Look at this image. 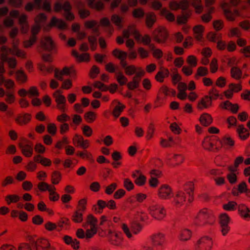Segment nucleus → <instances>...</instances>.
<instances>
[{
  "mask_svg": "<svg viewBox=\"0 0 250 250\" xmlns=\"http://www.w3.org/2000/svg\"><path fill=\"white\" fill-rule=\"evenodd\" d=\"M184 190H179L175 192L173 197V204L177 208L183 206L186 202L187 196L188 195V200L190 203L193 200L194 186L192 182L186 183L184 185Z\"/></svg>",
  "mask_w": 250,
  "mask_h": 250,
  "instance_id": "1",
  "label": "nucleus"
},
{
  "mask_svg": "<svg viewBox=\"0 0 250 250\" xmlns=\"http://www.w3.org/2000/svg\"><path fill=\"white\" fill-rule=\"evenodd\" d=\"M214 221V216L212 211L207 208L201 209L195 218V223L199 226L212 224Z\"/></svg>",
  "mask_w": 250,
  "mask_h": 250,
  "instance_id": "2",
  "label": "nucleus"
},
{
  "mask_svg": "<svg viewBox=\"0 0 250 250\" xmlns=\"http://www.w3.org/2000/svg\"><path fill=\"white\" fill-rule=\"evenodd\" d=\"M120 228L126 237L129 240L134 239V235H137L142 230V226L138 223L131 224L130 227H128L125 223H122Z\"/></svg>",
  "mask_w": 250,
  "mask_h": 250,
  "instance_id": "3",
  "label": "nucleus"
},
{
  "mask_svg": "<svg viewBox=\"0 0 250 250\" xmlns=\"http://www.w3.org/2000/svg\"><path fill=\"white\" fill-rule=\"evenodd\" d=\"M148 211L154 219L159 221L163 220L167 214L165 208L162 205L157 203H153L150 205Z\"/></svg>",
  "mask_w": 250,
  "mask_h": 250,
  "instance_id": "4",
  "label": "nucleus"
},
{
  "mask_svg": "<svg viewBox=\"0 0 250 250\" xmlns=\"http://www.w3.org/2000/svg\"><path fill=\"white\" fill-rule=\"evenodd\" d=\"M213 245L212 238L208 236H204L196 242L194 250H212Z\"/></svg>",
  "mask_w": 250,
  "mask_h": 250,
  "instance_id": "5",
  "label": "nucleus"
},
{
  "mask_svg": "<svg viewBox=\"0 0 250 250\" xmlns=\"http://www.w3.org/2000/svg\"><path fill=\"white\" fill-rule=\"evenodd\" d=\"M108 242L115 246H120L123 241L121 232L108 229L106 235Z\"/></svg>",
  "mask_w": 250,
  "mask_h": 250,
  "instance_id": "6",
  "label": "nucleus"
},
{
  "mask_svg": "<svg viewBox=\"0 0 250 250\" xmlns=\"http://www.w3.org/2000/svg\"><path fill=\"white\" fill-rule=\"evenodd\" d=\"M230 218L226 213H223L220 215L219 224L220 231L223 236L227 235L230 231V228L229 225Z\"/></svg>",
  "mask_w": 250,
  "mask_h": 250,
  "instance_id": "7",
  "label": "nucleus"
},
{
  "mask_svg": "<svg viewBox=\"0 0 250 250\" xmlns=\"http://www.w3.org/2000/svg\"><path fill=\"white\" fill-rule=\"evenodd\" d=\"M32 245L36 250H56L54 247L50 245L48 240L45 238H39L33 241Z\"/></svg>",
  "mask_w": 250,
  "mask_h": 250,
  "instance_id": "8",
  "label": "nucleus"
},
{
  "mask_svg": "<svg viewBox=\"0 0 250 250\" xmlns=\"http://www.w3.org/2000/svg\"><path fill=\"white\" fill-rule=\"evenodd\" d=\"M154 40L157 42L162 43L166 41L168 33L165 27H159L156 29L153 33Z\"/></svg>",
  "mask_w": 250,
  "mask_h": 250,
  "instance_id": "9",
  "label": "nucleus"
},
{
  "mask_svg": "<svg viewBox=\"0 0 250 250\" xmlns=\"http://www.w3.org/2000/svg\"><path fill=\"white\" fill-rule=\"evenodd\" d=\"M152 244L156 247H162L166 242V235L162 232H157L150 237Z\"/></svg>",
  "mask_w": 250,
  "mask_h": 250,
  "instance_id": "10",
  "label": "nucleus"
},
{
  "mask_svg": "<svg viewBox=\"0 0 250 250\" xmlns=\"http://www.w3.org/2000/svg\"><path fill=\"white\" fill-rule=\"evenodd\" d=\"M158 197L162 200L170 199L173 195L172 190L171 187L166 184L160 186L158 190Z\"/></svg>",
  "mask_w": 250,
  "mask_h": 250,
  "instance_id": "11",
  "label": "nucleus"
},
{
  "mask_svg": "<svg viewBox=\"0 0 250 250\" xmlns=\"http://www.w3.org/2000/svg\"><path fill=\"white\" fill-rule=\"evenodd\" d=\"M8 48L5 46L1 47V59L3 62L8 63V66L10 68H14L17 65V61L14 58H8L7 55L9 54Z\"/></svg>",
  "mask_w": 250,
  "mask_h": 250,
  "instance_id": "12",
  "label": "nucleus"
},
{
  "mask_svg": "<svg viewBox=\"0 0 250 250\" xmlns=\"http://www.w3.org/2000/svg\"><path fill=\"white\" fill-rule=\"evenodd\" d=\"M145 72L144 70H141L132 78L131 81L127 83V88L131 90L137 88L140 86L142 78L145 75Z\"/></svg>",
  "mask_w": 250,
  "mask_h": 250,
  "instance_id": "13",
  "label": "nucleus"
},
{
  "mask_svg": "<svg viewBox=\"0 0 250 250\" xmlns=\"http://www.w3.org/2000/svg\"><path fill=\"white\" fill-rule=\"evenodd\" d=\"M184 156L181 154H171L167 156V163L171 167L178 166L183 163Z\"/></svg>",
  "mask_w": 250,
  "mask_h": 250,
  "instance_id": "14",
  "label": "nucleus"
},
{
  "mask_svg": "<svg viewBox=\"0 0 250 250\" xmlns=\"http://www.w3.org/2000/svg\"><path fill=\"white\" fill-rule=\"evenodd\" d=\"M73 144L77 146H79L83 149L88 148L90 146L88 140L84 139L83 137L78 134H75L73 138Z\"/></svg>",
  "mask_w": 250,
  "mask_h": 250,
  "instance_id": "15",
  "label": "nucleus"
},
{
  "mask_svg": "<svg viewBox=\"0 0 250 250\" xmlns=\"http://www.w3.org/2000/svg\"><path fill=\"white\" fill-rule=\"evenodd\" d=\"M75 74V70L73 67H64L62 70L56 69L55 70V77L57 79L62 81L63 76H68L72 74Z\"/></svg>",
  "mask_w": 250,
  "mask_h": 250,
  "instance_id": "16",
  "label": "nucleus"
},
{
  "mask_svg": "<svg viewBox=\"0 0 250 250\" xmlns=\"http://www.w3.org/2000/svg\"><path fill=\"white\" fill-rule=\"evenodd\" d=\"M228 6L229 4L227 3H225L222 5L225 15L228 20L229 21H233L236 17L239 16V12L237 9L234 10L232 12L228 8Z\"/></svg>",
  "mask_w": 250,
  "mask_h": 250,
  "instance_id": "17",
  "label": "nucleus"
},
{
  "mask_svg": "<svg viewBox=\"0 0 250 250\" xmlns=\"http://www.w3.org/2000/svg\"><path fill=\"white\" fill-rule=\"evenodd\" d=\"M219 107L223 109L230 111L233 114L237 113L239 109V106L237 104H232L229 101L221 103Z\"/></svg>",
  "mask_w": 250,
  "mask_h": 250,
  "instance_id": "18",
  "label": "nucleus"
},
{
  "mask_svg": "<svg viewBox=\"0 0 250 250\" xmlns=\"http://www.w3.org/2000/svg\"><path fill=\"white\" fill-rule=\"evenodd\" d=\"M31 120V115L24 113L19 114L15 118L16 123L19 125H24L28 124Z\"/></svg>",
  "mask_w": 250,
  "mask_h": 250,
  "instance_id": "19",
  "label": "nucleus"
},
{
  "mask_svg": "<svg viewBox=\"0 0 250 250\" xmlns=\"http://www.w3.org/2000/svg\"><path fill=\"white\" fill-rule=\"evenodd\" d=\"M41 47L44 50L50 51L55 48V44L50 37H45L41 40Z\"/></svg>",
  "mask_w": 250,
  "mask_h": 250,
  "instance_id": "20",
  "label": "nucleus"
},
{
  "mask_svg": "<svg viewBox=\"0 0 250 250\" xmlns=\"http://www.w3.org/2000/svg\"><path fill=\"white\" fill-rule=\"evenodd\" d=\"M22 153L26 157H30L33 153V145L28 142L26 144H20Z\"/></svg>",
  "mask_w": 250,
  "mask_h": 250,
  "instance_id": "21",
  "label": "nucleus"
},
{
  "mask_svg": "<svg viewBox=\"0 0 250 250\" xmlns=\"http://www.w3.org/2000/svg\"><path fill=\"white\" fill-rule=\"evenodd\" d=\"M238 214L244 220H250V209L244 204H240L238 207Z\"/></svg>",
  "mask_w": 250,
  "mask_h": 250,
  "instance_id": "22",
  "label": "nucleus"
},
{
  "mask_svg": "<svg viewBox=\"0 0 250 250\" xmlns=\"http://www.w3.org/2000/svg\"><path fill=\"white\" fill-rule=\"evenodd\" d=\"M212 105V100L208 96H205L198 102L197 108L202 110L210 107Z\"/></svg>",
  "mask_w": 250,
  "mask_h": 250,
  "instance_id": "23",
  "label": "nucleus"
},
{
  "mask_svg": "<svg viewBox=\"0 0 250 250\" xmlns=\"http://www.w3.org/2000/svg\"><path fill=\"white\" fill-rule=\"evenodd\" d=\"M215 142L214 137H206L202 142V146L206 150L214 151V145Z\"/></svg>",
  "mask_w": 250,
  "mask_h": 250,
  "instance_id": "24",
  "label": "nucleus"
},
{
  "mask_svg": "<svg viewBox=\"0 0 250 250\" xmlns=\"http://www.w3.org/2000/svg\"><path fill=\"white\" fill-rule=\"evenodd\" d=\"M192 232L190 230L184 229H181L179 233L178 238L182 242L187 241L191 238Z\"/></svg>",
  "mask_w": 250,
  "mask_h": 250,
  "instance_id": "25",
  "label": "nucleus"
},
{
  "mask_svg": "<svg viewBox=\"0 0 250 250\" xmlns=\"http://www.w3.org/2000/svg\"><path fill=\"white\" fill-rule=\"evenodd\" d=\"M236 131L242 140H246L250 136L249 130L243 125H238Z\"/></svg>",
  "mask_w": 250,
  "mask_h": 250,
  "instance_id": "26",
  "label": "nucleus"
},
{
  "mask_svg": "<svg viewBox=\"0 0 250 250\" xmlns=\"http://www.w3.org/2000/svg\"><path fill=\"white\" fill-rule=\"evenodd\" d=\"M49 25L50 26H56L60 29H65L67 27V25L63 21L57 19L55 17L52 18Z\"/></svg>",
  "mask_w": 250,
  "mask_h": 250,
  "instance_id": "27",
  "label": "nucleus"
},
{
  "mask_svg": "<svg viewBox=\"0 0 250 250\" xmlns=\"http://www.w3.org/2000/svg\"><path fill=\"white\" fill-rule=\"evenodd\" d=\"M76 155L83 159L87 160L91 163H93L94 162V159L92 153L86 150H84L83 151H78Z\"/></svg>",
  "mask_w": 250,
  "mask_h": 250,
  "instance_id": "28",
  "label": "nucleus"
},
{
  "mask_svg": "<svg viewBox=\"0 0 250 250\" xmlns=\"http://www.w3.org/2000/svg\"><path fill=\"white\" fill-rule=\"evenodd\" d=\"M199 121L202 125L208 126L212 123V118L210 114L204 113L200 116Z\"/></svg>",
  "mask_w": 250,
  "mask_h": 250,
  "instance_id": "29",
  "label": "nucleus"
},
{
  "mask_svg": "<svg viewBox=\"0 0 250 250\" xmlns=\"http://www.w3.org/2000/svg\"><path fill=\"white\" fill-rule=\"evenodd\" d=\"M169 75V71L167 68H161L155 76V79L157 81L162 83L164 81V79L168 77Z\"/></svg>",
  "mask_w": 250,
  "mask_h": 250,
  "instance_id": "30",
  "label": "nucleus"
},
{
  "mask_svg": "<svg viewBox=\"0 0 250 250\" xmlns=\"http://www.w3.org/2000/svg\"><path fill=\"white\" fill-rule=\"evenodd\" d=\"M16 79L20 83H24L27 81V76L23 70H17L16 73Z\"/></svg>",
  "mask_w": 250,
  "mask_h": 250,
  "instance_id": "31",
  "label": "nucleus"
},
{
  "mask_svg": "<svg viewBox=\"0 0 250 250\" xmlns=\"http://www.w3.org/2000/svg\"><path fill=\"white\" fill-rule=\"evenodd\" d=\"M193 30L195 38L198 41H201L203 38L204 27L201 25H198L193 27Z\"/></svg>",
  "mask_w": 250,
  "mask_h": 250,
  "instance_id": "32",
  "label": "nucleus"
},
{
  "mask_svg": "<svg viewBox=\"0 0 250 250\" xmlns=\"http://www.w3.org/2000/svg\"><path fill=\"white\" fill-rule=\"evenodd\" d=\"M230 73L231 77L236 80H239L242 78V71L238 67H232Z\"/></svg>",
  "mask_w": 250,
  "mask_h": 250,
  "instance_id": "33",
  "label": "nucleus"
},
{
  "mask_svg": "<svg viewBox=\"0 0 250 250\" xmlns=\"http://www.w3.org/2000/svg\"><path fill=\"white\" fill-rule=\"evenodd\" d=\"M140 69L143 70L141 67H137L134 65H130L125 68V72L127 76H131L133 74L135 75L140 71Z\"/></svg>",
  "mask_w": 250,
  "mask_h": 250,
  "instance_id": "34",
  "label": "nucleus"
},
{
  "mask_svg": "<svg viewBox=\"0 0 250 250\" xmlns=\"http://www.w3.org/2000/svg\"><path fill=\"white\" fill-rule=\"evenodd\" d=\"M84 212L77 209L72 215V220L76 223H81L83 220V214Z\"/></svg>",
  "mask_w": 250,
  "mask_h": 250,
  "instance_id": "35",
  "label": "nucleus"
},
{
  "mask_svg": "<svg viewBox=\"0 0 250 250\" xmlns=\"http://www.w3.org/2000/svg\"><path fill=\"white\" fill-rule=\"evenodd\" d=\"M223 147L229 148L234 145V141L229 136L226 135L222 138Z\"/></svg>",
  "mask_w": 250,
  "mask_h": 250,
  "instance_id": "36",
  "label": "nucleus"
},
{
  "mask_svg": "<svg viewBox=\"0 0 250 250\" xmlns=\"http://www.w3.org/2000/svg\"><path fill=\"white\" fill-rule=\"evenodd\" d=\"M53 97L55 99L57 104H61L66 103V98L63 95L60 94L59 90L55 91L53 93Z\"/></svg>",
  "mask_w": 250,
  "mask_h": 250,
  "instance_id": "37",
  "label": "nucleus"
},
{
  "mask_svg": "<svg viewBox=\"0 0 250 250\" xmlns=\"http://www.w3.org/2000/svg\"><path fill=\"white\" fill-rule=\"evenodd\" d=\"M97 117V113L91 111L85 113L84 115V119L88 123H93L96 120Z\"/></svg>",
  "mask_w": 250,
  "mask_h": 250,
  "instance_id": "38",
  "label": "nucleus"
},
{
  "mask_svg": "<svg viewBox=\"0 0 250 250\" xmlns=\"http://www.w3.org/2000/svg\"><path fill=\"white\" fill-rule=\"evenodd\" d=\"M21 198L17 194H9L5 197V201L8 205L18 202Z\"/></svg>",
  "mask_w": 250,
  "mask_h": 250,
  "instance_id": "39",
  "label": "nucleus"
},
{
  "mask_svg": "<svg viewBox=\"0 0 250 250\" xmlns=\"http://www.w3.org/2000/svg\"><path fill=\"white\" fill-rule=\"evenodd\" d=\"M116 78L117 81L120 85H124L127 82V78L121 72H117L115 73Z\"/></svg>",
  "mask_w": 250,
  "mask_h": 250,
  "instance_id": "40",
  "label": "nucleus"
},
{
  "mask_svg": "<svg viewBox=\"0 0 250 250\" xmlns=\"http://www.w3.org/2000/svg\"><path fill=\"white\" fill-rule=\"evenodd\" d=\"M62 179V174L58 171H54L51 176V183L53 185L58 184Z\"/></svg>",
  "mask_w": 250,
  "mask_h": 250,
  "instance_id": "41",
  "label": "nucleus"
},
{
  "mask_svg": "<svg viewBox=\"0 0 250 250\" xmlns=\"http://www.w3.org/2000/svg\"><path fill=\"white\" fill-rule=\"evenodd\" d=\"M56 188L53 186V187H51V189L50 188L48 191L49 193V199L51 201L56 202L59 199L60 195L56 192Z\"/></svg>",
  "mask_w": 250,
  "mask_h": 250,
  "instance_id": "42",
  "label": "nucleus"
},
{
  "mask_svg": "<svg viewBox=\"0 0 250 250\" xmlns=\"http://www.w3.org/2000/svg\"><path fill=\"white\" fill-rule=\"evenodd\" d=\"M156 21V16L153 13H149L146 17V24L148 28H151Z\"/></svg>",
  "mask_w": 250,
  "mask_h": 250,
  "instance_id": "43",
  "label": "nucleus"
},
{
  "mask_svg": "<svg viewBox=\"0 0 250 250\" xmlns=\"http://www.w3.org/2000/svg\"><path fill=\"white\" fill-rule=\"evenodd\" d=\"M208 71L205 67H199L197 70V73L195 75V79L198 80L200 77H204L208 75Z\"/></svg>",
  "mask_w": 250,
  "mask_h": 250,
  "instance_id": "44",
  "label": "nucleus"
},
{
  "mask_svg": "<svg viewBox=\"0 0 250 250\" xmlns=\"http://www.w3.org/2000/svg\"><path fill=\"white\" fill-rule=\"evenodd\" d=\"M125 108V106L121 103H119L118 104L116 105L113 109L112 113L113 115L116 118L119 117Z\"/></svg>",
  "mask_w": 250,
  "mask_h": 250,
  "instance_id": "45",
  "label": "nucleus"
},
{
  "mask_svg": "<svg viewBox=\"0 0 250 250\" xmlns=\"http://www.w3.org/2000/svg\"><path fill=\"white\" fill-rule=\"evenodd\" d=\"M5 98L4 101L8 104H13L16 100L14 93L13 91H7L5 94Z\"/></svg>",
  "mask_w": 250,
  "mask_h": 250,
  "instance_id": "46",
  "label": "nucleus"
},
{
  "mask_svg": "<svg viewBox=\"0 0 250 250\" xmlns=\"http://www.w3.org/2000/svg\"><path fill=\"white\" fill-rule=\"evenodd\" d=\"M112 54L114 56L119 60L126 59L127 56V54L125 52L120 50L118 49H114L112 52Z\"/></svg>",
  "mask_w": 250,
  "mask_h": 250,
  "instance_id": "47",
  "label": "nucleus"
},
{
  "mask_svg": "<svg viewBox=\"0 0 250 250\" xmlns=\"http://www.w3.org/2000/svg\"><path fill=\"white\" fill-rule=\"evenodd\" d=\"M8 51L10 54L12 55H16L18 57L21 58L25 57L26 54L24 51L21 50H20L16 47H14L12 49L8 48Z\"/></svg>",
  "mask_w": 250,
  "mask_h": 250,
  "instance_id": "48",
  "label": "nucleus"
},
{
  "mask_svg": "<svg viewBox=\"0 0 250 250\" xmlns=\"http://www.w3.org/2000/svg\"><path fill=\"white\" fill-rule=\"evenodd\" d=\"M87 223L90 225V227L93 228H97V224L98 223L97 219L92 214H89L86 219Z\"/></svg>",
  "mask_w": 250,
  "mask_h": 250,
  "instance_id": "49",
  "label": "nucleus"
},
{
  "mask_svg": "<svg viewBox=\"0 0 250 250\" xmlns=\"http://www.w3.org/2000/svg\"><path fill=\"white\" fill-rule=\"evenodd\" d=\"M161 14L165 16L167 20L169 21H173L175 20L174 15L166 8H164L161 11Z\"/></svg>",
  "mask_w": 250,
  "mask_h": 250,
  "instance_id": "50",
  "label": "nucleus"
},
{
  "mask_svg": "<svg viewBox=\"0 0 250 250\" xmlns=\"http://www.w3.org/2000/svg\"><path fill=\"white\" fill-rule=\"evenodd\" d=\"M127 29L129 32L130 34H133L134 35V38L137 41L139 42L140 41V38L141 37V35L135 29L134 26H133V25L129 26Z\"/></svg>",
  "mask_w": 250,
  "mask_h": 250,
  "instance_id": "51",
  "label": "nucleus"
},
{
  "mask_svg": "<svg viewBox=\"0 0 250 250\" xmlns=\"http://www.w3.org/2000/svg\"><path fill=\"white\" fill-rule=\"evenodd\" d=\"M155 129L154 125L153 123H150L148 125L146 135V138L147 140H150L153 137Z\"/></svg>",
  "mask_w": 250,
  "mask_h": 250,
  "instance_id": "52",
  "label": "nucleus"
},
{
  "mask_svg": "<svg viewBox=\"0 0 250 250\" xmlns=\"http://www.w3.org/2000/svg\"><path fill=\"white\" fill-rule=\"evenodd\" d=\"M237 203L234 201L229 202L223 205V208L227 211H232L236 209Z\"/></svg>",
  "mask_w": 250,
  "mask_h": 250,
  "instance_id": "53",
  "label": "nucleus"
},
{
  "mask_svg": "<svg viewBox=\"0 0 250 250\" xmlns=\"http://www.w3.org/2000/svg\"><path fill=\"white\" fill-rule=\"evenodd\" d=\"M82 132L83 135L86 137H90L93 133V130L88 125H84L82 127Z\"/></svg>",
  "mask_w": 250,
  "mask_h": 250,
  "instance_id": "54",
  "label": "nucleus"
},
{
  "mask_svg": "<svg viewBox=\"0 0 250 250\" xmlns=\"http://www.w3.org/2000/svg\"><path fill=\"white\" fill-rule=\"evenodd\" d=\"M209 97L211 100H216L219 96V91L215 87H212L208 92Z\"/></svg>",
  "mask_w": 250,
  "mask_h": 250,
  "instance_id": "55",
  "label": "nucleus"
},
{
  "mask_svg": "<svg viewBox=\"0 0 250 250\" xmlns=\"http://www.w3.org/2000/svg\"><path fill=\"white\" fill-rule=\"evenodd\" d=\"M53 186V185H49L43 182H40L38 185V188L41 191H45L46 190L49 191L50 188L51 189V187Z\"/></svg>",
  "mask_w": 250,
  "mask_h": 250,
  "instance_id": "56",
  "label": "nucleus"
},
{
  "mask_svg": "<svg viewBox=\"0 0 250 250\" xmlns=\"http://www.w3.org/2000/svg\"><path fill=\"white\" fill-rule=\"evenodd\" d=\"M192 5L195 8L196 12L200 13L203 10V6L200 0H192Z\"/></svg>",
  "mask_w": 250,
  "mask_h": 250,
  "instance_id": "57",
  "label": "nucleus"
},
{
  "mask_svg": "<svg viewBox=\"0 0 250 250\" xmlns=\"http://www.w3.org/2000/svg\"><path fill=\"white\" fill-rule=\"evenodd\" d=\"M241 36V32L240 30L237 28H232L230 29L229 33H228V36L229 37H240Z\"/></svg>",
  "mask_w": 250,
  "mask_h": 250,
  "instance_id": "58",
  "label": "nucleus"
},
{
  "mask_svg": "<svg viewBox=\"0 0 250 250\" xmlns=\"http://www.w3.org/2000/svg\"><path fill=\"white\" fill-rule=\"evenodd\" d=\"M69 142L66 136H63L61 140L58 141L55 145V147L61 149L62 148L63 145H68Z\"/></svg>",
  "mask_w": 250,
  "mask_h": 250,
  "instance_id": "59",
  "label": "nucleus"
},
{
  "mask_svg": "<svg viewBox=\"0 0 250 250\" xmlns=\"http://www.w3.org/2000/svg\"><path fill=\"white\" fill-rule=\"evenodd\" d=\"M159 93L163 94L165 96H168L171 93L174 94L175 93V91L172 89L168 88L166 86H163L160 88Z\"/></svg>",
  "mask_w": 250,
  "mask_h": 250,
  "instance_id": "60",
  "label": "nucleus"
},
{
  "mask_svg": "<svg viewBox=\"0 0 250 250\" xmlns=\"http://www.w3.org/2000/svg\"><path fill=\"white\" fill-rule=\"evenodd\" d=\"M187 62L190 66L194 67L197 64V60L196 57L193 55H190L188 56L187 59Z\"/></svg>",
  "mask_w": 250,
  "mask_h": 250,
  "instance_id": "61",
  "label": "nucleus"
},
{
  "mask_svg": "<svg viewBox=\"0 0 250 250\" xmlns=\"http://www.w3.org/2000/svg\"><path fill=\"white\" fill-rule=\"evenodd\" d=\"M238 190L241 193H246L247 195L250 192V190L248 189L247 184L245 182H242L238 185Z\"/></svg>",
  "mask_w": 250,
  "mask_h": 250,
  "instance_id": "62",
  "label": "nucleus"
},
{
  "mask_svg": "<svg viewBox=\"0 0 250 250\" xmlns=\"http://www.w3.org/2000/svg\"><path fill=\"white\" fill-rule=\"evenodd\" d=\"M117 188V184L115 183H112L105 188V193L107 195H110L113 193Z\"/></svg>",
  "mask_w": 250,
  "mask_h": 250,
  "instance_id": "63",
  "label": "nucleus"
},
{
  "mask_svg": "<svg viewBox=\"0 0 250 250\" xmlns=\"http://www.w3.org/2000/svg\"><path fill=\"white\" fill-rule=\"evenodd\" d=\"M207 38L210 42H217L221 39V36L213 32H209L207 35Z\"/></svg>",
  "mask_w": 250,
  "mask_h": 250,
  "instance_id": "64",
  "label": "nucleus"
}]
</instances>
